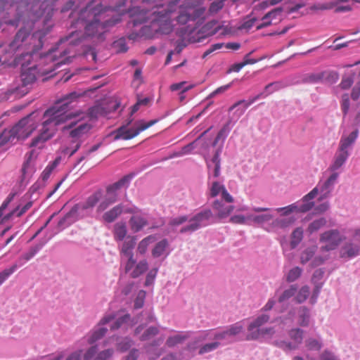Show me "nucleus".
<instances>
[{
    "label": "nucleus",
    "instance_id": "f257e3e1",
    "mask_svg": "<svg viewBox=\"0 0 360 360\" xmlns=\"http://www.w3.org/2000/svg\"><path fill=\"white\" fill-rule=\"evenodd\" d=\"M144 4L152 8L151 15L156 22L154 30L161 34H168L172 31L170 14L177 8L176 21L182 25L200 18L206 11L202 6L203 0H167L166 8H164L163 0H144Z\"/></svg>",
    "mask_w": 360,
    "mask_h": 360
},
{
    "label": "nucleus",
    "instance_id": "f03ea898",
    "mask_svg": "<svg viewBox=\"0 0 360 360\" xmlns=\"http://www.w3.org/2000/svg\"><path fill=\"white\" fill-rule=\"evenodd\" d=\"M81 95L76 91L65 95L53 106L48 108L42 116L41 115V120H42L41 128L39 129L38 134L30 143V148H43L45 143L55 136L58 127L65 124L69 120L82 114L79 111L74 113L68 110V105Z\"/></svg>",
    "mask_w": 360,
    "mask_h": 360
},
{
    "label": "nucleus",
    "instance_id": "7ed1b4c3",
    "mask_svg": "<svg viewBox=\"0 0 360 360\" xmlns=\"http://www.w3.org/2000/svg\"><path fill=\"white\" fill-rule=\"evenodd\" d=\"M103 13L100 7L86 6L79 13V19L86 22L83 36L84 40L99 44L105 39V34L115 25L112 20H103Z\"/></svg>",
    "mask_w": 360,
    "mask_h": 360
},
{
    "label": "nucleus",
    "instance_id": "20e7f679",
    "mask_svg": "<svg viewBox=\"0 0 360 360\" xmlns=\"http://www.w3.org/2000/svg\"><path fill=\"white\" fill-rule=\"evenodd\" d=\"M152 11V8L144 4V0H143L141 6L134 7L131 10L134 25L141 24L146 20L150 21V25L143 26L140 30V35L148 39L153 38L158 34V32L154 30V28H156V22L154 16L151 15Z\"/></svg>",
    "mask_w": 360,
    "mask_h": 360
},
{
    "label": "nucleus",
    "instance_id": "39448f33",
    "mask_svg": "<svg viewBox=\"0 0 360 360\" xmlns=\"http://www.w3.org/2000/svg\"><path fill=\"white\" fill-rule=\"evenodd\" d=\"M53 57L54 56L53 53L49 52L42 58V60H44L45 61L52 60V62L53 63L48 68H42L41 67V63L39 65H31L27 69L22 68L21 80L22 82V85L27 86L29 84H32L36 80L37 75H47L51 73L56 68L58 67L60 65L63 63V60L55 63Z\"/></svg>",
    "mask_w": 360,
    "mask_h": 360
},
{
    "label": "nucleus",
    "instance_id": "423d86ee",
    "mask_svg": "<svg viewBox=\"0 0 360 360\" xmlns=\"http://www.w3.org/2000/svg\"><path fill=\"white\" fill-rule=\"evenodd\" d=\"M41 115L39 111H34L22 117L11 129L17 140H25L37 129L41 121Z\"/></svg>",
    "mask_w": 360,
    "mask_h": 360
},
{
    "label": "nucleus",
    "instance_id": "0eeeda50",
    "mask_svg": "<svg viewBox=\"0 0 360 360\" xmlns=\"http://www.w3.org/2000/svg\"><path fill=\"white\" fill-rule=\"evenodd\" d=\"M131 122V120H130L127 125L121 126L115 131V140L131 139L139 135L140 132L147 129L150 127L157 123L158 120H153L148 122H146L143 120H140L135 123L134 127L128 128L127 125H129Z\"/></svg>",
    "mask_w": 360,
    "mask_h": 360
},
{
    "label": "nucleus",
    "instance_id": "6e6552de",
    "mask_svg": "<svg viewBox=\"0 0 360 360\" xmlns=\"http://www.w3.org/2000/svg\"><path fill=\"white\" fill-rule=\"evenodd\" d=\"M48 4L46 1H41L39 0L33 1L32 2H28L26 4L25 11L22 13H19L18 20L22 21L25 22L27 20V22L30 21L32 24L35 22L39 18H40L45 12L46 9H48ZM52 8H49V11Z\"/></svg>",
    "mask_w": 360,
    "mask_h": 360
},
{
    "label": "nucleus",
    "instance_id": "1a4fd4ad",
    "mask_svg": "<svg viewBox=\"0 0 360 360\" xmlns=\"http://www.w3.org/2000/svg\"><path fill=\"white\" fill-rule=\"evenodd\" d=\"M31 28L22 27L16 33L13 40L9 44L8 49H5L11 56L18 50H27V41L32 40L34 35H30Z\"/></svg>",
    "mask_w": 360,
    "mask_h": 360
},
{
    "label": "nucleus",
    "instance_id": "9d476101",
    "mask_svg": "<svg viewBox=\"0 0 360 360\" xmlns=\"http://www.w3.org/2000/svg\"><path fill=\"white\" fill-rule=\"evenodd\" d=\"M320 242L323 245L321 247V252H328L335 250L342 240V238L338 230H329L320 236Z\"/></svg>",
    "mask_w": 360,
    "mask_h": 360
},
{
    "label": "nucleus",
    "instance_id": "9b49d317",
    "mask_svg": "<svg viewBox=\"0 0 360 360\" xmlns=\"http://www.w3.org/2000/svg\"><path fill=\"white\" fill-rule=\"evenodd\" d=\"M212 215V213L210 210H205L198 213L190 220L188 225L181 228L180 232H193L202 226H206L207 221L210 219Z\"/></svg>",
    "mask_w": 360,
    "mask_h": 360
},
{
    "label": "nucleus",
    "instance_id": "f8f14e48",
    "mask_svg": "<svg viewBox=\"0 0 360 360\" xmlns=\"http://www.w3.org/2000/svg\"><path fill=\"white\" fill-rule=\"evenodd\" d=\"M102 197V191L98 190L89 195L85 202L80 204H77L72 207L68 213L65 216L63 220H66L70 217H75L77 213L80 210H86L92 209L100 200Z\"/></svg>",
    "mask_w": 360,
    "mask_h": 360
},
{
    "label": "nucleus",
    "instance_id": "ddd939ff",
    "mask_svg": "<svg viewBox=\"0 0 360 360\" xmlns=\"http://www.w3.org/2000/svg\"><path fill=\"white\" fill-rule=\"evenodd\" d=\"M76 124V122H70V124L64 125L62 129L63 131L69 130V137L72 139V141H81V138L89 131L91 127L87 123L75 127Z\"/></svg>",
    "mask_w": 360,
    "mask_h": 360
},
{
    "label": "nucleus",
    "instance_id": "4468645a",
    "mask_svg": "<svg viewBox=\"0 0 360 360\" xmlns=\"http://www.w3.org/2000/svg\"><path fill=\"white\" fill-rule=\"evenodd\" d=\"M34 150H32L25 155V161L21 169V183L27 184L32 174L35 172Z\"/></svg>",
    "mask_w": 360,
    "mask_h": 360
},
{
    "label": "nucleus",
    "instance_id": "2eb2a0df",
    "mask_svg": "<svg viewBox=\"0 0 360 360\" xmlns=\"http://www.w3.org/2000/svg\"><path fill=\"white\" fill-rule=\"evenodd\" d=\"M251 210L255 213L266 212L264 214L257 215L249 214L247 216V219L248 220L252 221L255 224L262 226L264 224L267 223L273 219V215L267 212L271 210V208L262 207H252Z\"/></svg>",
    "mask_w": 360,
    "mask_h": 360
},
{
    "label": "nucleus",
    "instance_id": "dca6fc26",
    "mask_svg": "<svg viewBox=\"0 0 360 360\" xmlns=\"http://www.w3.org/2000/svg\"><path fill=\"white\" fill-rule=\"evenodd\" d=\"M314 205V202L303 203L300 207H298L293 203L286 207L276 208L275 210L280 213L281 217H289L288 216L292 212H308L313 207Z\"/></svg>",
    "mask_w": 360,
    "mask_h": 360
},
{
    "label": "nucleus",
    "instance_id": "f3484780",
    "mask_svg": "<svg viewBox=\"0 0 360 360\" xmlns=\"http://www.w3.org/2000/svg\"><path fill=\"white\" fill-rule=\"evenodd\" d=\"M22 52L19 54L18 56H16L13 60V65L15 66H21L22 68H26L27 69L30 68L31 65V62L33 59L34 56H37V53L34 51H26V50H22Z\"/></svg>",
    "mask_w": 360,
    "mask_h": 360
},
{
    "label": "nucleus",
    "instance_id": "a211bd4d",
    "mask_svg": "<svg viewBox=\"0 0 360 360\" xmlns=\"http://www.w3.org/2000/svg\"><path fill=\"white\" fill-rule=\"evenodd\" d=\"M129 223L131 231L137 233L148 225V220L143 215L134 214L130 218Z\"/></svg>",
    "mask_w": 360,
    "mask_h": 360
},
{
    "label": "nucleus",
    "instance_id": "6ab92c4d",
    "mask_svg": "<svg viewBox=\"0 0 360 360\" xmlns=\"http://www.w3.org/2000/svg\"><path fill=\"white\" fill-rule=\"evenodd\" d=\"M131 178H132L131 174H129V175H126V176H123L122 179H120L117 182H115L111 185H109L106 188V192L114 194L115 195H116L117 197V195H118L117 191L120 189H121L122 188L128 187L129 181L131 179Z\"/></svg>",
    "mask_w": 360,
    "mask_h": 360
},
{
    "label": "nucleus",
    "instance_id": "aec40b11",
    "mask_svg": "<svg viewBox=\"0 0 360 360\" xmlns=\"http://www.w3.org/2000/svg\"><path fill=\"white\" fill-rule=\"evenodd\" d=\"M131 178H132L131 174H129V175H126V176H123L122 179H120L117 182H115L111 185H109L106 188V192L114 194L115 195H116L117 197V195H118L117 191L120 189H121L122 188L128 187L129 181L131 179Z\"/></svg>",
    "mask_w": 360,
    "mask_h": 360
},
{
    "label": "nucleus",
    "instance_id": "412c9836",
    "mask_svg": "<svg viewBox=\"0 0 360 360\" xmlns=\"http://www.w3.org/2000/svg\"><path fill=\"white\" fill-rule=\"evenodd\" d=\"M212 208L217 212V217L220 219L227 217L234 210L233 205L225 206L219 200H215L213 202Z\"/></svg>",
    "mask_w": 360,
    "mask_h": 360
},
{
    "label": "nucleus",
    "instance_id": "4be33fe9",
    "mask_svg": "<svg viewBox=\"0 0 360 360\" xmlns=\"http://www.w3.org/2000/svg\"><path fill=\"white\" fill-rule=\"evenodd\" d=\"M120 248V254L126 257L134 256L133 250L136 243V237L134 236H128L125 240H122Z\"/></svg>",
    "mask_w": 360,
    "mask_h": 360
},
{
    "label": "nucleus",
    "instance_id": "5701e85b",
    "mask_svg": "<svg viewBox=\"0 0 360 360\" xmlns=\"http://www.w3.org/2000/svg\"><path fill=\"white\" fill-rule=\"evenodd\" d=\"M275 334L273 327H267L261 329H256L254 332L248 333L246 339L248 340H257L260 338H271Z\"/></svg>",
    "mask_w": 360,
    "mask_h": 360
},
{
    "label": "nucleus",
    "instance_id": "b1692460",
    "mask_svg": "<svg viewBox=\"0 0 360 360\" xmlns=\"http://www.w3.org/2000/svg\"><path fill=\"white\" fill-rule=\"evenodd\" d=\"M112 233L115 241H122L125 240L128 236L126 224L122 221L116 223L114 225Z\"/></svg>",
    "mask_w": 360,
    "mask_h": 360
},
{
    "label": "nucleus",
    "instance_id": "393cba45",
    "mask_svg": "<svg viewBox=\"0 0 360 360\" xmlns=\"http://www.w3.org/2000/svg\"><path fill=\"white\" fill-rule=\"evenodd\" d=\"M348 157V150H342L340 149H338L335 153L334 162L333 165L330 166V169L332 171L337 170L344 165Z\"/></svg>",
    "mask_w": 360,
    "mask_h": 360
},
{
    "label": "nucleus",
    "instance_id": "a878e982",
    "mask_svg": "<svg viewBox=\"0 0 360 360\" xmlns=\"http://www.w3.org/2000/svg\"><path fill=\"white\" fill-rule=\"evenodd\" d=\"M338 174L333 173L328 179L324 182V184L320 186L319 190L321 193H323V195L321 198H326L328 195L330 193L331 188L336 180L338 179Z\"/></svg>",
    "mask_w": 360,
    "mask_h": 360
},
{
    "label": "nucleus",
    "instance_id": "bb28decb",
    "mask_svg": "<svg viewBox=\"0 0 360 360\" xmlns=\"http://www.w3.org/2000/svg\"><path fill=\"white\" fill-rule=\"evenodd\" d=\"M123 212L122 205H117L104 213L103 218L104 221L108 223L114 221Z\"/></svg>",
    "mask_w": 360,
    "mask_h": 360
},
{
    "label": "nucleus",
    "instance_id": "cd10ccee",
    "mask_svg": "<svg viewBox=\"0 0 360 360\" xmlns=\"http://www.w3.org/2000/svg\"><path fill=\"white\" fill-rule=\"evenodd\" d=\"M18 141L12 129H4L0 134V148L8 145V143H13Z\"/></svg>",
    "mask_w": 360,
    "mask_h": 360
},
{
    "label": "nucleus",
    "instance_id": "c85d7f7f",
    "mask_svg": "<svg viewBox=\"0 0 360 360\" xmlns=\"http://www.w3.org/2000/svg\"><path fill=\"white\" fill-rule=\"evenodd\" d=\"M358 136V131H354L347 136H342L340 141L339 148L342 150H347L348 148L351 146L355 141Z\"/></svg>",
    "mask_w": 360,
    "mask_h": 360
},
{
    "label": "nucleus",
    "instance_id": "c756f323",
    "mask_svg": "<svg viewBox=\"0 0 360 360\" xmlns=\"http://www.w3.org/2000/svg\"><path fill=\"white\" fill-rule=\"evenodd\" d=\"M360 250V248L357 245L353 243L346 244L341 250V257H353L356 256Z\"/></svg>",
    "mask_w": 360,
    "mask_h": 360
},
{
    "label": "nucleus",
    "instance_id": "7c9ffc66",
    "mask_svg": "<svg viewBox=\"0 0 360 360\" xmlns=\"http://www.w3.org/2000/svg\"><path fill=\"white\" fill-rule=\"evenodd\" d=\"M188 338V333H179L174 335L169 336L166 341V345L169 347H173L179 344L182 343Z\"/></svg>",
    "mask_w": 360,
    "mask_h": 360
},
{
    "label": "nucleus",
    "instance_id": "2f4dec72",
    "mask_svg": "<svg viewBox=\"0 0 360 360\" xmlns=\"http://www.w3.org/2000/svg\"><path fill=\"white\" fill-rule=\"evenodd\" d=\"M269 316L262 314L257 317L248 327V333L254 332L269 321Z\"/></svg>",
    "mask_w": 360,
    "mask_h": 360
},
{
    "label": "nucleus",
    "instance_id": "473e14b6",
    "mask_svg": "<svg viewBox=\"0 0 360 360\" xmlns=\"http://www.w3.org/2000/svg\"><path fill=\"white\" fill-rule=\"evenodd\" d=\"M156 240H157V238L154 235H150V236L144 238L138 244L137 252L140 255H144L146 252L148 246L150 244L155 243L156 241Z\"/></svg>",
    "mask_w": 360,
    "mask_h": 360
},
{
    "label": "nucleus",
    "instance_id": "72a5a7b5",
    "mask_svg": "<svg viewBox=\"0 0 360 360\" xmlns=\"http://www.w3.org/2000/svg\"><path fill=\"white\" fill-rule=\"evenodd\" d=\"M117 200V197L114 194L110 193H107L105 195V198L102 200V201L99 203L97 211L101 212L106 210L110 205L115 202Z\"/></svg>",
    "mask_w": 360,
    "mask_h": 360
},
{
    "label": "nucleus",
    "instance_id": "f704fd0d",
    "mask_svg": "<svg viewBox=\"0 0 360 360\" xmlns=\"http://www.w3.org/2000/svg\"><path fill=\"white\" fill-rule=\"evenodd\" d=\"M32 201H30L27 202L21 209L19 207H17L15 210L11 212L9 214L4 216V217L1 219V223L8 220L13 215L15 214L17 217H21L23 214H25L29 209L32 206Z\"/></svg>",
    "mask_w": 360,
    "mask_h": 360
},
{
    "label": "nucleus",
    "instance_id": "c9c22d12",
    "mask_svg": "<svg viewBox=\"0 0 360 360\" xmlns=\"http://www.w3.org/2000/svg\"><path fill=\"white\" fill-rule=\"evenodd\" d=\"M295 219L292 217H281V218H276L274 219L271 223L272 227H277L281 229H284L286 227H288L289 226L292 225Z\"/></svg>",
    "mask_w": 360,
    "mask_h": 360
},
{
    "label": "nucleus",
    "instance_id": "e433bc0d",
    "mask_svg": "<svg viewBox=\"0 0 360 360\" xmlns=\"http://www.w3.org/2000/svg\"><path fill=\"white\" fill-rule=\"evenodd\" d=\"M41 248V245H37L34 247H32L28 252L23 254L18 259V262L20 265H22L25 262L30 260L39 251Z\"/></svg>",
    "mask_w": 360,
    "mask_h": 360
},
{
    "label": "nucleus",
    "instance_id": "4c0bfd02",
    "mask_svg": "<svg viewBox=\"0 0 360 360\" xmlns=\"http://www.w3.org/2000/svg\"><path fill=\"white\" fill-rule=\"evenodd\" d=\"M303 238V230L302 228L298 227L295 229L290 237V247L292 249L295 248Z\"/></svg>",
    "mask_w": 360,
    "mask_h": 360
},
{
    "label": "nucleus",
    "instance_id": "58836bf2",
    "mask_svg": "<svg viewBox=\"0 0 360 360\" xmlns=\"http://www.w3.org/2000/svg\"><path fill=\"white\" fill-rule=\"evenodd\" d=\"M298 323L301 326H307L309 323V311L305 307H302L298 310Z\"/></svg>",
    "mask_w": 360,
    "mask_h": 360
},
{
    "label": "nucleus",
    "instance_id": "ea45409f",
    "mask_svg": "<svg viewBox=\"0 0 360 360\" xmlns=\"http://www.w3.org/2000/svg\"><path fill=\"white\" fill-rule=\"evenodd\" d=\"M168 247V241L167 239H163L158 242L154 247V248L152 250V255L154 257H159L166 250L167 248Z\"/></svg>",
    "mask_w": 360,
    "mask_h": 360
},
{
    "label": "nucleus",
    "instance_id": "a19ab883",
    "mask_svg": "<svg viewBox=\"0 0 360 360\" xmlns=\"http://www.w3.org/2000/svg\"><path fill=\"white\" fill-rule=\"evenodd\" d=\"M148 268V262L146 259L140 261L135 266L134 269L131 272L132 278H137L143 274Z\"/></svg>",
    "mask_w": 360,
    "mask_h": 360
},
{
    "label": "nucleus",
    "instance_id": "79ce46f5",
    "mask_svg": "<svg viewBox=\"0 0 360 360\" xmlns=\"http://www.w3.org/2000/svg\"><path fill=\"white\" fill-rule=\"evenodd\" d=\"M106 115V111L101 105H94L88 110V116L90 119H96L101 116Z\"/></svg>",
    "mask_w": 360,
    "mask_h": 360
},
{
    "label": "nucleus",
    "instance_id": "37998d69",
    "mask_svg": "<svg viewBox=\"0 0 360 360\" xmlns=\"http://www.w3.org/2000/svg\"><path fill=\"white\" fill-rule=\"evenodd\" d=\"M297 286L295 285H290L288 289L285 290L283 293L279 296L278 301L283 302L288 300L293 297L297 292Z\"/></svg>",
    "mask_w": 360,
    "mask_h": 360
},
{
    "label": "nucleus",
    "instance_id": "c03bdc74",
    "mask_svg": "<svg viewBox=\"0 0 360 360\" xmlns=\"http://www.w3.org/2000/svg\"><path fill=\"white\" fill-rule=\"evenodd\" d=\"M290 338L297 345L301 344L303 340V330L300 328L292 329L288 333Z\"/></svg>",
    "mask_w": 360,
    "mask_h": 360
},
{
    "label": "nucleus",
    "instance_id": "a18cd8bd",
    "mask_svg": "<svg viewBox=\"0 0 360 360\" xmlns=\"http://www.w3.org/2000/svg\"><path fill=\"white\" fill-rule=\"evenodd\" d=\"M81 145L82 141H72L71 145L64 148L62 150V153L65 155L72 156L79 149Z\"/></svg>",
    "mask_w": 360,
    "mask_h": 360
},
{
    "label": "nucleus",
    "instance_id": "49530a36",
    "mask_svg": "<svg viewBox=\"0 0 360 360\" xmlns=\"http://www.w3.org/2000/svg\"><path fill=\"white\" fill-rule=\"evenodd\" d=\"M18 268L17 264H13L9 268L4 269L0 272V285H2Z\"/></svg>",
    "mask_w": 360,
    "mask_h": 360
},
{
    "label": "nucleus",
    "instance_id": "de8ad7c7",
    "mask_svg": "<svg viewBox=\"0 0 360 360\" xmlns=\"http://www.w3.org/2000/svg\"><path fill=\"white\" fill-rule=\"evenodd\" d=\"M316 250V246H312L305 249L300 255V262L302 264H305L309 262L314 255Z\"/></svg>",
    "mask_w": 360,
    "mask_h": 360
},
{
    "label": "nucleus",
    "instance_id": "09e8293b",
    "mask_svg": "<svg viewBox=\"0 0 360 360\" xmlns=\"http://www.w3.org/2000/svg\"><path fill=\"white\" fill-rule=\"evenodd\" d=\"M326 224V220L325 218L322 217L318 219L313 221L308 226L307 231L312 233L314 232L317 231L321 228L323 227Z\"/></svg>",
    "mask_w": 360,
    "mask_h": 360
},
{
    "label": "nucleus",
    "instance_id": "8fccbe9b",
    "mask_svg": "<svg viewBox=\"0 0 360 360\" xmlns=\"http://www.w3.org/2000/svg\"><path fill=\"white\" fill-rule=\"evenodd\" d=\"M159 333V329L155 326H150L147 328L144 333L141 335L140 340L141 341L149 340Z\"/></svg>",
    "mask_w": 360,
    "mask_h": 360
},
{
    "label": "nucleus",
    "instance_id": "3c124183",
    "mask_svg": "<svg viewBox=\"0 0 360 360\" xmlns=\"http://www.w3.org/2000/svg\"><path fill=\"white\" fill-rule=\"evenodd\" d=\"M107 332V329L103 327H100L97 330H94L90 336L88 342L89 344H93L97 340L103 338Z\"/></svg>",
    "mask_w": 360,
    "mask_h": 360
},
{
    "label": "nucleus",
    "instance_id": "603ef678",
    "mask_svg": "<svg viewBox=\"0 0 360 360\" xmlns=\"http://www.w3.org/2000/svg\"><path fill=\"white\" fill-rule=\"evenodd\" d=\"M225 188V186L222 184H221L218 181H214L212 184V186L210 188V196L211 198H215L217 196L219 193L221 194V192Z\"/></svg>",
    "mask_w": 360,
    "mask_h": 360
},
{
    "label": "nucleus",
    "instance_id": "864d4df0",
    "mask_svg": "<svg viewBox=\"0 0 360 360\" xmlns=\"http://www.w3.org/2000/svg\"><path fill=\"white\" fill-rule=\"evenodd\" d=\"M324 77V72L311 73L307 75L304 78V82L307 83H317L322 80Z\"/></svg>",
    "mask_w": 360,
    "mask_h": 360
},
{
    "label": "nucleus",
    "instance_id": "5fc2aeb1",
    "mask_svg": "<svg viewBox=\"0 0 360 360\" xmlns=\"http://www.w3.org/2000/svg\"><path fill=\"white\" fill-rule=\"evenodd\" d=\"M262 95V94H258L254 98H252L251 100L247 101L245 100H241L233 104L230 108L229 110H233L235 108L240 105H243V110L242 112H244V110L248 108L251 104H252L254 102H255L259 98V97Z\"/></svg>",
    "mask_w": 360,
    "mask_h": 360
},
{
    "label": "nucleus",
    "instance_id": "6e6d98bb",
    "mask_svg": "<svg viewBox=\"0 0 360 360\" xmlns=\"http://www.w3.org/2000/svg\"><path fill=\"white\" fill-rule=\"evenodd\" d=\"M309 288L308 286L304 285L302 287L295 297L297 302L302 303L304 302L309 297Z\"/></svg>",
    "mask_w": 360,
    "mask_h": 360
},
{
    "label": "nucleus",
    "instance_id": "4d7b16f0",
    "mask_svg": "<svg viewBox=\"0 0 360 360\" xmlns=\"http://www.w3.org/2000/svg\"><path fill=\"white\" fill-rule=\"evenodd\" d=\"M243 330V325L241 322H237L226 330L228 336H233L239 334Z\"/></svg>",
    "mask_w": 360,
    "mask_h": 360
},
{
    "label": "nucleus",
    "instance_id": "13d9d810",
    "mask_svg": "<svg viewBox=\"0 0 360 360\" xmlns=\"http://www.w3.org/2000/svg\"><path fill=\"white\" fill-rule=\"evenodd\" d=\"M130 315L129 314H125L122 317L118 318L115 323L110 326L111 330H116L120 328L123 325L127 323L130 321Z\"/></svg>",
    "mask_w": 360,
    "mask_h": 360
},
{
    "label": "nucleus",
    "instance_id": "bf43d9fd",
    "mask_svg": "<svg viewBox=\"0 0 360 360\" xmlns=\"http://www.w3.org/2000/svg\"><path fill=\"white\" fill-rule=\"evenodd\" d=\"M302 271V269L298 266H296V267L290 269L287 275V278H286L287 281H288V282L295 281L301 276Z\"/></svg>",
    "mask_w": 360,
    "mask_h": 360
},
{
    "label": "nucleus",
    "instance_id": "052dcab7",
    "mask_svg": "<svg viewBox=\"0 0 360 360\" xmlns=\"http://www.w3.org/2000/svg\"><path fill=\"white\" fill-rule=\"evenodd\" d=\"M219 345H220V343L217 341L205 344V345H203L202 347L200 348L199 354H203L212 352V351L217 349Z\"/></svg>",
    "mask_w": 360,
    "mask_h": 360
},
{
    "label": "nucleus",
    "instance_id": "680f3d73",
    "mask_svg": "<svg viewBox=\"0 0 360 360\" xmlns=\"http://www.w3.org/2000/svg\"><path fill=\"white\" fill-rule=\"evenodd\" d=\"M278 12L276 11H272L267 13L262 18V23L259 26V27H264L271 25V19L275 18Z\"/></svg>",
    "mask_w": 360,
    "mask_h": 360
},
{
    "label": "nucleus",
    "instance_id": "e2e57ef3",
    "mask_svg": "<svg viewBox=\"0 0 360 360\" xmlns=\"http://www.w3.org/2000/svg\"><path fill=\"white\" fill-rule=\"evenodd\" d=\"M306 347L309 350H319L321 348V344L316 339L309 338L305 342Z\"/></svg>",
    "mask_w": 360,
    "mask_h": 360
},
{
    "label": "nucleus",
    "instance_id": "0e129e2a",
    "mask_svg": "<svg viewBox=\"0 0 360 360\" xmlns=\"http://www.w3.org/2000/svg\"><path fill=\"white\" fill-rule=\"evenodd\" d=\"M275 345L284 351L293 350L297 348L298 345L295 343H291L285 341L276 342Z\"/></svg>",
    "mask_w": 360,
    "mask_h": 360
},
{
    "label": "nucleus",
    "instance_id": "69168bd1",
    "mask_svg": "<svg viewBox=\"0 0 360 360\" xmlns=\"http://www.w3.org/2000/svg\"><path fill=\"white\" fill-rule=\"evenodd\" d=\"M113 354V349H108L97 354L94 360H108Z\"/></svg>",
    "mask_w": 360,
    "mask_h": 360
},
{
    "label": "nucleus",
    "instance_id": "338daca9",
    "mask_svg": "<svg viewBox=\"0 0 360 360\" xmlns=\"http://www.w3.org/2000/svg\"><path fill=\"white\" fill-rule=\"evenodd\" d=\"M146 297V292L144 290H140L137 295V297L134 301V308L140 309L143 306L144 300Z\"/></svg>",
    "mask_w": 360,
    "mask_h": 360
},
{
    "label": "nucleus",
    "instance_id": "774afa93",
    "mask_svg": "<svg viewBox=\"0 0 360 360\" xmlns=\"http://www.w3.org/2000/svg\"><path fill=\"white\" fill-rule=\"evenodd\" d=\"M98 348L96 345L91 346L84 354V360H91L97 355Z\"/></svg>",
    "mask_w": 360,
    "mask_h": 360
}]
</instances>
